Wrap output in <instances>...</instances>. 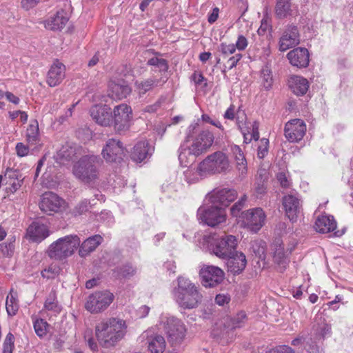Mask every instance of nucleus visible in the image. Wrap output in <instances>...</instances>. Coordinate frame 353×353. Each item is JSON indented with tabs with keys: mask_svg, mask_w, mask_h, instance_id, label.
<instances>
[{
	"mask_svg": "<svg viewBox=\"0 0 353 353\" xmlns=\"http://www.w3.org/2000/svg\"><path fill=\"white\" fill-rule=\"evenodd\" d=\"M103 237L100 235H94L85 239L79 245V254L81 257L88 256L93 252L102 242Z\"/></svg>",
	"mask_w": 353,
	"mask_h": 353,
	"instance_id": "26",
	"label": "nucleus"
},
{
	"mask_svg": "<svg viewBox=\"0 0 353 353\" xmlns=\"http://www.w3.org/2000/svg\"><path fill=\"white\" fill-rule=\"evenodd\" d=\"M80 238L76 234L67 235L52 243L48 249L52 259H63L71 256L80 245Z\"/></svg>",
	"mask_w": 353,
	"mask_h": 353,
	"instance_id": "6",
	"label": "nucleus"
},
{
	"mask_svg": "<svg viewBox=\"0 0 353 353\" xmlns=\"http://www.w3.org/2000/svg\"><path fill=\"white\" fill-rule=\"evenodd\" d=\"M199 123H192L186 129L183 141L179 149V161L183 167L194 162L196 157L205 153L212 145L214 135L209 130L197 133Z\"/></svg>",
	"mask_w": 353,
	"mask_h": 353,
	"instance_id": "1",
	"label": "nucleus"
},
{
	"mask_svg": "<svg viewBox=\"0 0 353 353\" xmlns=\"http://www.w3.org/2000/svg\"><path fill=\"white\" fill-rule=\"evenodd\" d=\"M50 235L49 228L39 221L33 222L27 229V236L34 242H41Z\"/></svg>",
	"mask_w": 353,
	"mask_h": 353,
	"instance_id": "23",
	"label": "nucleus"
},
{
	"mask_svg": "<svg viewBox=\"0 0 353 353\" xmlns=\"http://www.w3.org/2000/svg\"><path fill=\"white\" fill-rule=\"evenodd\" d=\"M231 218L237 223L243 225V197L234 203L230 208Z\"/></svg>",
	"mask_w": 353,
	"mask_h": 353,
	"instance_id": "39",
	"label": "nucleus"
},
{
	"mask_svg": "<svg viewBox=\"0 0 353 353\" xmlns=\"http://www.w3.org/2000/svg\"><path fill=\"white\" fill-rule=\"evenodd\" d=\"M26 141L30 145H37L40 141L39 123L37 120L31 121L26 130Z\"/></svg>",
	"mask_w": 353,
	"mask_h": 353,
	"instance_id": "33",
	"label": "nucleus"
},
{
	"mask_svg": "<svg viewBox=\"0 0 353 353\" xmlns=\"http://www.w3.org/2000/svg\"><path fill=\"white\" fill-rule=\"evenodd\" d=\"M76 154V148L69 143L63 145L57 152L55 157L59 163L70 160Z\"/></svg>",
	"mask_w": 353,
	"mask_h": 353,
	"instance_id": "35",
	"label": "nucleus"
},
{
	"mask_svg": "<svg viewBox=\"0 0 353 353\" xmlns=\"http://www.w3.org/2000/svg\"><path fill=\"white\" fill-rule=\"evenodd\" d=\"M273 260L278 271L283 272L288 264L289 259L284 252L282 241L276 239L272 244Z\"/></svg>",
	"mask_w": 353,
	"mask_h": 353,
	"instance_id": "22",
	"label": "nucleus"
},
{
	"mask_svg": "<svg viewBox=\"0 0 353 353\" xmlns=\"http://www.w3.org/2000/svg\"><path fill=\"white\" fill-rule=\"evenodd\" d=\"M263 353H294V350L289 346L282 345L276 348L269 349Z\"/></svg>",
	"mask_w": 353,
	"mask_h": 353,
	"instance_id": "57",
	"label": "nucleus"
},
{
	"mask_svg": "<svg viewBox=\"0 0 353 353\" xmlns=\"http://www.w3.org/2000/svg\"><path fill=\"white\" fill-rule=\"evenodd\" d=\"M237 245L236 236L227 235L215 243L212 252L217 257L227 259L232 256L238 255Z\"/></svg>",
	"mask_w": 353,
	"mask_h": 353,
	"instance_id": "10",
	"label": "nucleus"
},
{
	"mask_svg": "<svg viewBox=\"0 0 353 353\" xmlns=\"http://www.w3.org/2000/svg\"><path fill=\"white\" fill-rule=\"evenodd\" d=\"M184 175L188 183L196 182L199 181L200 178L203 177L201 176L200 174L198 172V167L196 168V170L192 168H188L184 172Z\"/></svg>",
	"mask_w": 353,
	"mask_h": 353,
	"instance_id": "50",
	"label": "nucleus"
},
{
	"mask_svg": "<svg viewBox=\"0 0 353 353\" xmlns=\"http://www.w3.org/2000/svg\"><path fill=\"white\" fill-rule=\"evenodd\" d=\"M34 330L36 334L39 338H43L46 336L48 329L49 325L48 323L42 319H37L33 322Z\"/></svg>",
	"mask_w": 353,
	"mask_h": 353,
	"instance_id": "43",
	"label": "nucleus"
},
{
	"mask_svg": "<svg viewBox=\"0 0 353 353\" xmlns=\"http://www.w3.org/2000/svg\"><path fill=\"white\" fill-rule=\"evenodd\" d=\"M268 176L269 173L266 169L260 168L258 170L256 175V189L258 193L263 194L265 192V183L268 181Z\"/></svg>",
	"mask_w": 353,
	"mask_h": 353,
	"instance_id": "38",
	"label": "nucleus"
},
{
	"mask_svg": "<svg viewBox=\"0 0 353 353\" xmlns=\"http://www.w3.org/2000/svg\"><path fill=\"white\" fill-rule=\"evenodd\" d=\"M164 101L163 97H161L155 103L146 106L144 108V112L153 113L155 112L161 106V103Z\"/></svg>",
	"mask_w": 353,
	"mask_h": 353,
	"instance_id": "60",
	"label": "nucleus"
},
{
	"mask_svg": "<svg viewBox=\"0 0 353 353\" xmlns=\"http://www.w3.org/2000/svg\"><path fill=\"white\" fill-rule=\"evenodd\" d=\"M269 140L263 138L259 141L257 148V157L260 159H263L268 153Z\"/></svg>",
	"mask_w": 353,
	"mask_h": 353,
	"instance_id": "48",
	"label": "nucleus"
},
{
	"mask_svg": "<svg viewBox=\"0 0 353 353\" xmlns=\"http://www.w3.org/2000/svg\"><path fill=\"white\" fill-rule=\"evenodd\" d=\"M220 51L224 54H231L236 50V47L234 44L221 43L220 46Z\"/></svg>",
	"mask_w": 353,
	"mask_h": 353,
	"instance_id": "59",
	"label": "nucleus"
},
{
	"mask_svg": "<svg viewBox=\"0 0 353 353\" xmlns=\"http://www.w3.org/2000/svg\"><path fill=\"white\" fill-rule=\"evenodd\" d=\"M230 301V298L225 294H218L215 298V302L219 305H224Z\"/></svg>",
	"mask_w": 353,
	"mask_h": 353,
	"instance_id": "63",
	"label": "nucleus"
},
{
	"mask_svg": "<svg viewBox=\"0 0 353 353\" xmlns=\"http://www.w3.org/2000/svg\"><path fill=\"white\" fill-rule=\"evenodd\" d=\"M40 0H21V7L26 10H29L35 7Z\"/></svg>",
	"mask_w": 353,
	"mask_h": 353,
	"instance_id": "61",
	"label": "nucleus"
},
{
	"mask_svg": "<svg viewBox=\"0 0 353 353\" xmlns=\"http://www.w3.org/2000/svg\"><path fill=\"white\" fill-rule=\"evenodd\" d=\"M64 207L65 201L52 192H45L41 196L39 208L48 214L58 212Z\"/></svg>",
	"mask_w": 353,
	"mask_h": 353,
	"instance_id": "14",
	"label": "nucleus"
},
{
	"mask_svg": "<svg viewBox=\"0 0 353 353\" xmlns=\"http://www.w3.org/2000/svg\"><path fill=\"white\" fill-rule=\"evenodd\" d=\"M148 350L151 353H163L165 347V341L163 336L156 335L148 340Z\"/></svg>",
	"mask_w": 353,
	"mask_h": 353,
	"instance_id": "36",
	"label": "nucleus"
},
{
	"mask_svg": "<svg viewBox=\"0 0 353 353\" xmlns=\"http://www.w3.org/2000/svg\"><path fill=\"white\" fill-rule=\"evenodd\" d=\"M266 216L260 208L248 210L244 214V228L253 233L258 232L264 225Z\"/></svg>",
	"mask_w": 353,
	"mask_h": 353,
	"instance_id": "13",
	"label": "nucleus"
},
{
	"mask_svg": "<svg viewBox=\"0 0 353 353\" xmlns=\"http://www.w3.org/2000/svg\"><path fill=\"white\" fill-rule=\"evenodd\" d=\"M226 265L228 270L236 274L241 272L243 266V253L238 252V255L232 256L227 259Z\"/></svg>",
	"mask_w": 353,
	"mask_h": 353,
	"instance_id": "34",
	"label": "nucleus"
},
{
	"mask_svg": "<svg viewBox=\"0 0 353 353\" xmlns=\"http://www.w3.org/2000/svg\"><path fill=\"white\" fill-rule=\"evenodd\" d=\"M124 152L125 148L119 139H110L106 141L101 154L106 161L114 162L121 159Z\"/></svg>",
	"mask_w": 353,
	"mask_h": 353,
	"instance_id": "15",
	"label": "nucleus"
},
{
	"mask_svg": "<svg viewBox=\"0 0 353 353\" xmlns=\"http://www.w3.org/2000/svg\"><path fill=\"white\" fill-rule=\"evenodd\" d=\"M336 228V222L332 216L322 215L315 222V229L320 233H328Z\"/></svg>",
	"mask_w": 353,
	"mask_h": 353,
	"instance_id": "28",
	"label": "nucleus"
},
{
	"mask_svg": "<svg viewBox=\"0 0 353 353\" xmlns=\"http://www.w3.org/2000/svg\"><path fill=\"white\" fill-rule=\"evenodd\" d=\"M261 81L263 86L266 90H269L272 87L273 83V77L272 71L268 65H265L261 70Z\"/></svg>",
	"mask_w": 353,
	"mask_h": 353,
	"instance_id": "46",
	"label": "nucleus"
},
{
	"mask_svg": "<svg viewBox=\"0 0 353 353\" xmlns=\"http://www.w3.org/2000/svg\"><path fill=\"white\" fill-rule=\"evenodd\" d=\"M309 52L305 48H296L290 51L287 57L292 65L302 68L309 65Z\"/></svg>",
	"mask_w": 353,
	"mask_h": 353,
	"instance_id": "21",
	"label": "nucleus"
},
{
	"mask_svg": "<svg viewBox=\"0 0 353 353\" xmlns=\"http://www.w3.org/2000/svg\"><path fill=\"white\" fill-rule=\"evenodd\" d=\"M305 131V123L299 119L288 122L285 126V136L290 142L301 141L303 138Z\"/></svg>",
	"mask_w": 353,
	"mask_h": 353,
	"instance_id": "17",
	"label": "nucleus"
},
{
	"mask_svg": "<svg viewBox=\"0 0 353 353\" xmlns=\"http://www.w3.org/2000/svg\"><path fill=\"white\" fill-rule=\"evenodd\" d=\"M229 168V160L222 152H216L208 155L198 165V172L201 176H208L223 172Z\"/></svg>",
	"mask_w": 353,
	"mask_h": 353,
	"instance_id": "7",
	"label": "nucleus"
},
{
	"mask_svg": "<svg viewBox=\"0 0 353 353\" xmlns=\"http://www.w3.org/2000/svg\"><path fill=\"white\" fill-rule=\"evenodd\" d=\"M136 273V269L131 265L127 264L120 267L118 270V276L123 279H130Z\"/></svg>",
	"mask_w": 353,
	"mask_h": 353,
	"instance_id": "47",
	"label": "nucleus"
},
{
	"mask_svg": "<svg viewBox=\"0 0 353 353\" xmlns=\"http://www.w3.org/2000/svg\"><path fill=\"white\" fill-rule=\"evenodd\" d=\"M44 309L54 314H59L61 312V306L58 303L54 291H52L47 297L44 303Z\"/></svg>",
	"mask_w": 353,
	"mask_h": 353,
	"instance_id": "40",
	"label": "nucleus"
},
{
	"mask_svg": "<svg viewBox=\"0 0 353 353\" xmlns=\"http://www.w3.org/2000/svg\"><path fill=\"white\" fill-rule=\"evenodd\" d=\"M197 217L200 223L210 227H216L226 221V213L224 208L207 201L197 210Z\"/></svg>",
	"mask_w": 353,
	"mask_h": 353,
	"instance_id": "5",
	"label": "nucleus"
},
{
	"mask_svg": "<svg viewBox=\"0 0 353 353\" xmlns=\"http://www.w3.org/2000/svg\"><path fill=\"white\" fill-rule=\"evenodd\" d=\"M59 272V268L56 265H50L41 272V276L48 279L54 278Z\"/></svg>",
	"mask_w": 353,
	"mask_h": 353,
	"instance_id": "52",
	"label": "nucleus"
},
{
	"mask_svg": "<svg viewBox=\"0 0 353 353\" xmlns=\"http://www.w3.org/2000/svg\"><path fill=\"white\" fill-rule=\"evenodd\" d=\"M288 85L292 92L297 96L304 95L309 88L307 80L299 76L290 77Z\"/></svg>",
	"mask_w": 353,
	"mask_h": 353,
	"instance_id": "29",
	"label": "nucleus"
},
{
	"mask_svg": "<svg viewBox=\"0 0 353 353\" xmlns=\"http://www.w3.org/2000/svg\"><path fill=\"white\" fill-rule=\"evenodd\" d=\"M110 94L112 98L121 99L127 97L132 90L130 86L125 82H111L109 85Z\"/></svg>",
	"mask_w": 353,
	"mask_h": 353,
	"instance_id": "30",
	"label": "nucleus"
},
{
	"mask_svg": "<svg viewBox=\"0 0 353 353\" xmlns=\"http://www.w3.org/2000/svg\"><path fill=\"white\" fill-rule=\"evenodd\" d=\"M200 276L204 287L214 288L222 283L225 273L217 266L204 265L200 270Z\"/></svg>",
	"mask_w": 353,
	"mask_h": 353,
	"instance_id": "11",
	"label": "nucleus"
},
{
	"mask_svg": "<svg viewBox=\"0 0 353 353\" xmlns=\"http://www.w3.org/2000/svg\"><path fill=\"white\" fill-rule=\"evenodd\" d=\"M271 19L268 17H264L261 22V26L258 28V34L264 35L268 30L271 29Z\"/></svg>",
	"mask_w": 353,
	"mask_h": 353,
	"instance_id": "54",
	"label": "nucleus"
},
{
	"mask_svg": "<svg viewBox=\"0 0 353 353\" xmlns=\"http://www.w3.org/2000/svg\"><path fill=\"white\" fill-rule=\"evenodd\" d=\"M277 179L282 187L288 188L289 186V182L285 174L282 172L279 173L277 176Z\"/></svg>",
	"mask_w": 353,
	"mask_h": 353,
	"instance_id": "64",
	"label": "nucleus"
},
{
	"mask_svg": "<svg viewBox=\"0 0 353 353\" xmlns=\"http://www.w3.org/2000/svg\"><path fill=\"white\" fill-rule=\"evenodd\" d=\"M6 308L9 316H14L19 310L17 294L16 292L11 290L7 296Z\"/></svg>",
	"mask_w": 353,
	"mask_h": 353,
	"instance_id": "37",
	"label": "nucleus"
},
{
	"mask_svg": "<svg viewBox=\"0 0 353 353\" xmlns=\"http://www.w3.org/2000/svg\"><path fill=\"white\" fill-rule=\"evenodd\" d=\"M161 322L164 324L168 337L172 341L178 342L184 338L186 329L181 321L174 316H163Z\"/></svg>",
	"mask_w": 353,
	"mask_h": 353,
	"instance_id": "12",
	"label": "nucleus"
},
{
	"mask_svg": "<svg viewBox=\"0 0 353 353\" xmlns=\"http://www.w3.org/2000/svg\"><path fill=\"white\" fill-rule=\"evenodd\" d=\"M299 32L296 26H288L279 40V50L286 51L300 43Z\"/></svg>",
	"mask_w": 353,
	"mask_h": 353,
	"instance_id": "19",
	"label": "nucleus"
},
{
	"mask_svg": "<svg viewBox=\"0 0 353 353\" xmlns=\"http://www.w3.org/2000/svg\"><path fill=\"white\" fill-rule=\"evenodd\" d=\"M177 287L172 294L179 307L183 309H193L198 306L202 300V294L199 288L188 279L179 276Z\"/></svg>",
	"mask_w": 353,
	"mask_h": 353,
	"instance_id": "4",
	"label": "nucleus"
},
{
	"mask_svg": "<svg viewBox=\"0 0 353 353\" xmlns=\"http://www.w3.org/2000/svg\"><path fill=\"white\" fill-rule=\"evenodd\" d=\"M251 251L261 260L266 256V243L263 240H256L251 243Z\"/></svg>",
	"mask_w": 353,
	"mask_h": 353,
	"instance_id": "41",
	"label": "nucleus"
},
{
	"mask_svg": "<svg viewBox=\"0 0 353 353\" xmlns=\"http://www.w3.org/2000/svg\"><path fill=\"white\" fill-rule=\"evenodd\" d=\"M114 299V296L110 291H97L87 297L85 308L91 314H99L105 311Z\"/></svg>",
	"mask_w": 353,
	"mask_h": 353,
	"instance_id": "8",
	"label": "nucleus"
},
{
	"mask_svg": "<svg viewBox=\"0 0 353 353\" xmlns=\"http://www.w3.org/2000/svg\"><path fill=\"white\" fill-rule=\"evenodd\" d=\"M206 196L207 201L216 203L219 206H228L237 199V192L233 189H216L212 190Z\"/></svg>",
	"mask_w": 353,
	"mask_h": 353,
	"instance_id": "16",
	"label": "nucleus"
},
{
	"mask_svg": "<svg viewBox=\"0 0 353 353\" xmlns=\"http://www.w3.org/2000/svg\"><path fill=\"white\" fill-rule=\"evenodd\" d=\"M15 150L17 156L19 157H26L29 153V147L21 142L17 143Z\"/></svg>",
	"mask_w": 353,
	"mask_h": 353,
	"instance_id": "56",
	"label": "nucleus"
},
{
	"mask_svg": "<svg viewBox=\"0 0 353 353\" xmlns=\"http://www.w3.org/2000/svg\"><path fill=\"white\" fill-rule=\"evenodd\" d=\"M125 321L119 318L103 320L95 327V334L99 344L105 348L116 345L127 333Z\"/></svg>",
	"mask_w": 353,
	"mask_h": 353,
	"instance_id": "2",
	"label": "nucleus"
},
{
	"mask_svg": "<svg viewBox=\"0 0 353 353\" xmlns=\"http://www.w3.org/2000/svg\"><path fill=\"white\" fill-rule=\"evenodd\" d=\"M154 80L152 79H146L145 81H137L135 83V91L138 93L139 97H142L148 91L150 90L154 84Z\"/></svg>",
	"mask_w": 353,
	"mask_h": 353,
	"instance_id": "44",
	"label": "nucleus"
},
{
	"mask_svg": "<svg viewBox=\"0 0 353 353\" xmlns=\"http://www.w3.org/2000/svg\"><path fill=\"white\" fill-rule=\"evenodd\" d=\"M14 336L12 333L9 332L4 339L2 353H12L14 347Z\"/></svg>",
	"mask_w": 353,
	"mask_h": 353,
	"instance_id": "49",
	"label": "nucleus"
},
{
	"mask_svg": "<svg viewBox=\"0 0 353 353\" xmlns=\"http://www.w3.org/2000/svg\"><path fill=\"white\" fill-rule=\"evenodd\" d=\"M152 151L153 148L149 145L147 141H141L138 142L133 148L131 157L133 161L140 163L148 156L151 155Z\"/></svg>",
	"mask_w": 353,
	"mask_h": 353,
	"instance_id": "25",
	"label": "nucleus"
},
{
	"mask_svg": "<svg viewBox=\"0 0 353 353\" xmlns=\"http://www.w3.org/2000/svg\"><path fill=\"white\" fill-rule=\"evenodd\" d=\"M65 72V67L62 63L59 61L54 62L48 73V84L51 87L59 85L64 79Z\"/></svg>",
	"mask_w": 353,
	"mask_h": 353,
	"instance_id": "24",
	"label": "nucleus"
},
{
	"mask_svg": "<svg viewBox=\"0 0 353 353\" xmlns=\"http://www.w3.org/2000/svg\"><path fill=\"white\" fill-rule=\"evenodd\" d=\"M148 65L154 66L155 69L161 72H166L168 69V64L165 59L158 57L151 58L148 61Z\"/></svg>",
	"mask_w": 353,
	"mask_h": 353,
	"instance_id": "45",
	"label": "nucleus"
},
{
	"mask_svg": "<svg viewBox=\"0 0 353 353\" xmlns=\"http://www.w3.org/2000/svg\"><path fill=\"white\" fill-rule=\"evenodd\" d=\"M6 178L8 179L6 183L8 186L6 191L8 193H14L18 190L23 184V179L19 176V172L17 170H9L6 174Z\"/></svg>",
	"mask_w": 353,
	"mask_h": 353,
	"instance_id": "32",
	"label": "nucleus"
},
{
	"mask_svg": "<svg viewBox=\"0 0 353 353\" xmlns=\"http://www.w3.org/2000/svg\"><path fill=\"white\" fill-rule=\"evenodd\" d=\"M68 21V17L63 11L57 12V13L46 21L45 27L51 30H60L66 24Z\"/></svg>",
	"mask_w": 353,
	"mask_h": 353,
	"instance_id": "31",
	"label": "nucleus"
},
{
	"mask_svg": "<svg viewBox=\"0 0 353 353\" xmlns=\"http://www.w3.org/2000/svg\"><path fill=\"white\" fill-rule=\"evenodd\" d=\"M294 12V5L292 0H276L274 13L279 19H285L292 16Z\"/></svg>",
	"mask_w": 353,
	"mask_h": 353,
	"instance_id": "27",
	"label": "nucleus"
},
{
	"mask_svg": "<svg viewBox=\"0 0 353 353\" xmlns=\"http://www.w3.org/2000/svg\"><path fill=\"white\" fill-rule=\"evenodd\" d=\"M90 201L87 199L81 201L78 203L74 209V214L75 215H81L89 210Z\"/></svg>",
	"mask_w": 353,
	"mask_h": 353,
	"instance_id": "53",
	"label": "nucleus"
},
{
	"mask_svg": "<svg viewBox=\"0 0 353 353\" xmlns=\"http://www.w3.org/2000/svg\"><path fill=\"white\" fill-rule=\"evenodd\" d=\"M248 133L244 132V143H250L252 139L257 141L259 139V123L256 121L246 126Z\"/></svg>",
	"mask_w": 353,
	"mask_h": 353,
	"instance_id": "42",
	"label": "nucleus"
},
{
	"mask_svg": "<svg viewBox=\"0 0 353 353\" xmlns=\"http://www.w3.org/2000/svg\"><path fill=\"white\" fill-rule=\"evenodd\" d=\"M230 150L236 161V165L241 167L243 164V153L240 146L233 144L230 146Z\"/></svg>",
	"mask_w": 353,
	"mask_h": 353,
	"instance_id": "51",
	"label": "nucleus"
},
{
	"mask_svg": "<svg viewBox=\"0 0 353 353\" xmlns=\"http://www.w3.org/2000/svg\"><path fill=\"white\" fill-rule=\"evenodd\" d=\"M192 79L193 81L194 82V83L196 85H201L203 83L204 86L207 85L206 79L204 78L203 74L200 72H195L192 74Z\"/></svg>",
	"mask_w": 353,
	"mask_h": 353,
	"instance_id": "62",
	"label": "nucleus"
},
{
	"mask_svg": "<svg viewBox=\"0 0 353 353\" xmlns=\"http://www.w3.org/2000/svg\"><path fill=\"white\" fill-rule=\"evenodd\" d=\"M101 160L98 156L85 155L73 165L72 173L82 183L94 187L101 179Z\"/></svg>",
	"mask_w": 353,
	"mask_h": 353,
	"instance_id": "3",
	"label": "nucleus"
},
{
	"mask_svg": "<svg viewBox=\"0 0 353 353\" xmlns=\"http://www.w3.org/2000/svg\"><path fill=\"white\" fill-rule=\"evenodd\" d=\"M14 245L12 243H4L1 245V251L4 256H10L13 254Z\"/></svg>",
	"mask_w": 353,
	"mask_h": 353,
	"instance_id": "58",
	"label": "nucleus"
},
{
	"mask_svg": "<svg viewBox=\"0 0 353 353\" xmlns=\"http://www.w3.org/2000/svg\"><path fill=\"white\" fill-rule=\"evenodd\" d=\"M315 331L317 335H319L321 338L324 339L327 334L330 333L331 326L329 324L324 323L323 321L322 324L317 326Z\"/></svg>",
	"mask_w": 353,
	"mask_h": 353,
	"instance_id": "55",
	"label": "nucleus"
},
{
	"mask_svg": "<svg viewBox=\"0 0 353 353\" xmlns=\"http://www.w3.org/2000/svg\"><path fill=\"white\" fill-rule=\"evenodd\" d=\"M112 114L114 130L121 133L128 130L132 119V110L126 103H121L114 107Z\"/></svg>",
	"mask_w": 353,
	"mask_h": 353,
	"instance_id": "9",
	"label": "nucleus"
},
{
	"mask_svg": "<svg viewBox=\"0 0 353 353\" xmlns=\"http://www.w3.org/2000/svg\"><path fill=\"white\" fill-rule=\"evenodd\" d=\"M283 205L288 218L295 222L302 211L301 199L296 195L288 194L283 198Z\"/></svg>",
	"mask_w": 353,
	"mask_h": 353,
	"instance_id": "18",
	"label": "nucleus"
},
{
	"mask_svg": "<svg viewBox=\"0 0 353 353\" xmlns=\"http://www.w3.org/2000/svg\"><path fill=\"white\" fill-rule=\"evenodd\" d=\"M92 119L99 125L110 126L112 123L110 108L107 105H95L90 108Z\"/></svg>",
	"mask_w": 353,
	"mask_h": 353,
	"instance_id": "20",
	"label": "nucleus"
}]
</instances>
